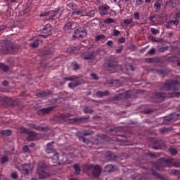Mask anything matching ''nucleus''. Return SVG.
<instances>
[{"mask_svg":"<svg viewBox=\"0 0 180 180\" xmlns=\"http://www.w3.org/2000/svg\"><path fill=\"white\" fill-rule=\"evenodd\" d=\"M91 77H93L94 79H99L98 75H96V74L95 73L91 74Z\"/></svg>","mask_w":180,"mask_h":180,"instance_id":"680f3d73","label":"nucleus"},{"mask_svg":"<svg viewBox=\"0 0 180 180\" xmlns=\"http://www.w3.org/2000/svg\"><path fill=\"white\" fill-rule=\"evenodd\" d=\"M51 110V108H42L38 111L39 115H46Z\"/></svg>","mask_w":180,"mask_h":180,"instance_id":"a211bd4d","label":"nucleus"},{"mask_svg":"<svg viewBox=\"0 0 180 180\" xmlns=\"http://www.w3.org/2000/svg\"><path fill=\"white\" fill-rule=\"evenodd\" d=\"M105 158H107V160H108L109 161H112L113 160V158H115V154L112 153V152L110 151H108L106 153V155Z\"/></svg>","mask_w":180,"mask_h":180,"instance_id":"aec40b11","label":"nucleus"},{"mask_svg":"<svg viewBox=\"0 0 180 180\" xmlns=\"http://www.w3.org/2000/svg\"><path fill=\"white\" fill-rule=\"evenodd\" d=\"M123 51V46H120L118 47V49L116 50V53L117 54H119L120 53H122V51Z\"/></svg>","mask_w":180,"mask_h":180,"instance_id":"de8ad7c7","label":"nucleus"},{"mask_svg":"<svg viewBox=\"0 0 180 180\" xmlns=\"http://www.w3.org/2000/svg\"><path fill=\"white\" fill-rule=\"evenodd\" d=\"M67 158H64V155L56 153L52 157V162L53 164H63L65 162Z\"/></svg>","mask_w":180,"mask_h":180,"instance_id":"0eeeda50","label":"nucleus"},{"mask_svg":"<svg viewBox=\"0 0 180 180\" xmlns=\"http://www.w3.org/2000/svg\"><path fill=\"white\" fill-rule=\"evenodd\" d=\"M49 165L44 162H41L39 163L37 168V173L40 179H44L50 176V173H49V169H47Z\"/></svg>","mask_w":180,"mask_h":180,"instance_id":"f257e3e1","label":"nucleus"},{"mask_svg":"<svg viewBox=\"0 0 180 180\" xmlns=\"http://www.w3.org/2000/svg\"><path fill=\"white\" fill-rule=\"evenodd\" d=\"M8 162V158L6 156H4L1 159V164H5V162Z\"/></svg>","mask_w":180,"mask_h":180,"instance_id":"37998d69","label":"nucleus"},{"mask_svg":"<svg viewBox=\"0 0 180 180\" xmlns=\"http://www.w3.org/2000/svg\"><path fill=\"white\" fill-rule=\"evenodd\" d=\"M51 30H53V27H51V24H46L41 29V32L44 33L45 34L39 35V39H46V37H47V36H50V34H51Z\"/></svg>","mask_w":180,"mask_h":180,"instance_id":"423d86ee","label":"nucleus"},{"mask_svg":"<svg viewBox=\"0 0 180 180\" xmlns=\"http://www.w3.org/2000/svg\"><path fill=\"white\" fill-rule=\"evenodd\" d=\"M19 177V176L18 175V172H14L11 174V178L13 179H18V178Z\"/></svg>","mask_w":180,"mask_h":180,"instance_id":"a19ab883","label":"nucleus"},{"mask_svg":"<svg viewBox=\"0 0 180 180\" xmlns=\"http://www.w3.org/2000/svg\"><path fill=\"white\" fill-rule=\"evenodd\" d=\"M154 53H155V49H151L148 52L149 54H154Z\"/></svg>","mask_w":180,"mask_h":180,"instance_id":"0e129e2a","label":"nucleus"},{"mask_svg":"<svg viewBox=\"0 0 180 180\" xmlns=\"http://www.w3.org/2000/svg\"><path fill=\"white\" fill-rule=\"evenodd\" d=\"M73 168H74V169L75 171V173L77 174H79V172H81V169L79 168V166L78 165H75L73 166Z\"/></svg>","mask_w":180,"mask_h":180,"instance_id":"72a5a7b5","label":"nucleus"},{"mask_svg":"<svg viewBox=\"0 0 180 180\" xmlns=\"http://www.w3.org/2000/svg\"><path fill=\"white\" fill-rule=\"evenodd\" d=\"M75 27H77V23L69 22L64 25L63 29L67 32V30H71V29H75Z\"/></svg>","mask_w":180,"mask_h":180,"instance_id":"4468645a","label":"nucleus"},{"mask_svg":"<svg viewBox=\"0 0 180 180\" xmlns=\"http://www.w3.org/2000/svg\"><path fill=\"white\" fill-rule=\"evenodd\" d=\"M81 58H83V60H91L94 58V51L84 52L82 53Z\"/></svg>","mask_w":180,"mask_h":180,"instance_id":"ddd939ff","label":"nucleus"},{"mask_svg":"<svg viewBox=\"0 0 180 180\" xmlns=\"http://www.w3.org/2000/svg\"><path fill=\"white\" fill-rule=\"evenodd\" d=\"M118 41H119L120 43H124V41H126V38H124V37H121V38L118 39Z\"/></svg>","mask_w":180,"mask_h":180,"instance_id":"13d9d810","label":"nucleus"},{"mask_svg":"<svg viewBox=\"0 0 180 180\" xmlns=\"http://www.w3.org/2000/svg\"><path fill=\"white\" fill-rule=\"evenodd\" d=\"M108 67L110 69H108L109 71L111 72H116V71H119L121 68L122 66L117 64V63L114 62V63H110L108 64Z\"/></svg>","mask_w":180,"mask_h":180,"instance_id":"9d476101","label":"nucleus"},{"mask_svg":"<svg viewBox=\"0 0 180 180\" xmlns=\"http://www.w3.org/2000/svg\"><path fill=\"white\" fill-rule=\"evenodd\" d=\"M85 16H88L89 18H94V16H95V11L91 10L89 12H86Z\"/></svg>","mask_w":180,"mask_h":180,"instance_id":"bb28decb","label":"nucleus"},{"mask_svg":"<svg viewBox=\"0 0 180 180\" xmlns=\"http://www.w3.org/2000/svg\"><path fill=\"white\" fill-rule=\"evenodd\" d=\"M178 58L176 56H172L169 58V61H176Z\"/></svg>","mask_w":180,"mask_h":180,"instance_id":"3c124183","label":"nucleus"},{"mask_svg":"<svg viewBox=\"0 0 180 180\" xmlns=\"http://www.w3.org/2000/svg\"><path fill=\"white\" fill-rule=\"evenodd\" d=\"M150 32L153 33V34H157L158 33V30H155V28H151Z\"/></svg>","mask_w":180,"mask_h":180,"instance_id":"864d4df0","label":"nucleus"},{"mask_svg":"<svg viewBox=\"0 0 180 180\" xmlns=\"http://www.w3.org/2000/svg\"><path fill=\"white\" fill-rule=\"evenodd\" d=\"M120 34V31L117 30H113V36H119Z\"/></svg>","mask_w":180,"mask_h":180,"instance_id":"603ef678","label":"nucleus"},{"mask_svg":"<svg viewBox=\"0 0 180 180\" xmlns=\"http://www.w3.org/2000/svg\"><path fill=\"white\" fill-rule=\"evenodd\" d=\"M105 25H109L110 23H115V20L113 18H107L104 20Z\"/></svg>","mask_w":180,"mask_h":180,"instance_id":"c756f323","label":"nucleus"},{"mask_svg":"<svg viewBox=\"0 0 180 180\" xmlns=\"http://www.w3.org/2000/svg\"><path fill=\"white\" fill-rule=\"evenodd\" d=\"M99 26L101 27V29H103V27H105V25H103V22H99Z\"/></svg>","mask_w":180,"mask_h":180,"instance_id":"774afa93","label":"nucleus"},{"mask_svg":"<svg viewBox=\"0 0 180 180\" xmlns=\"http://www.w3.org/2000/svg\"><path fill=\"white\" fill-rule=\"evenodd\" d=\"M178 23H179V22L176 21V20H170L169 21V25H170L171 26H178Z\"/></svg>","mask_w":180,"mask_h":180,"instance_id":"e433bc0d","label":"nucleus"},{"mask_svg":"<svg viewBox=\"0 0 180 180\" xmlns=\"http://www.w3.org/2000/svg\"><path fill=\"white\" fill-rule=\"evenodd\" d=\"M134 18L136 20H139L140 19V13H139V12L134 13Z\"/></svg>","mask_w":180,"mask_h":180,"instance_id":"c03bdc74","label":"nucleus"},{"mask_svg":"<svg viewBox=\"0 0 180 180\" xmlns=\"http://www.w3.org/2000/svg\"><path fill=\"white\" fill-rule=\"evenodd\" d=\"M172 93H158L154 97L155 102H162L165 98H172Z\"/></svg>","mask_w":180,"mask_h":180,"instance_id":"39448f33","label":"nucleus"},{"mask_svg":"<svg viewBox=\"0 0 180 180\" xmlns=\"http://www.w3.org/2000/svg\"><path fill=\"white\" fill-rule=\"evenodd\" d=\"M105 35L104 34H100V35H97L95 37V40L96 41H99V40H103V39H105Z\"/></svg>","mask_w":180,"mask_h":180,"instance_id":"473e14b6","label":"nucleus"},{"mask_svg":"<svg viewBox=\"0 0 180 180\" xmlns=\"http://www.w3.org/2000/svg\"><path fill=\"white\" fill-rule=\"evenodd\" d=\"M20 133H29V131L27 130V129L23 127H20Z\"/></svg>","mask_w":180,"mask_h":180,"instance_id":"79ce46f5","label":"nucleus"},{"mask_svg":"<svg viewBox=\"0 0 180 180\" xmlns=\"http://www.w3.org/2000/svg\"><path fill=\"white\" fill-rule=\"evenodd\" d=\"M105 172H113L115 171V166L112 165H108L105 166Z\"/></svg>","mask_w":180,"mask_h":180,"instance_id":"412c9836","label":"nucleus"},{"mask_svg":"<svg viewBox=\"0 0 180 180\" xmlns=\"http://www.w3.org/2000/svg\"><path fill=\"white\" fill-rule=\"evenodd\" d=\"M155 18V16H154V15L149 17V20H150V22H152V23H154Z\"/></svg>","mask_w":180,"mask_h":180,"instance_id":"e2e57ef3","label":"nucleus"},{"mask_svg":"<svg viewBox=\"0 0 180 180\" xmlns=\"http://www.w3.org/2000/svg\"><path fill=\"white\" fill-rule=\"evenodd\" d=\"M87 174H91V176L98 178L102 172V168L99 165H90L86 167Z\"/></svg>","mask_w":180,"mask_h":180,"instance_id":"f03ea898","label":"nucleus"},{"mask_svg":"<svg viewBox=\"0 0 180 180\" xmlns=\"http://www.w3.org/2000/svg\"><path fill=\"white\" fill-rule=\"evenodd\" d=\"M75 50H77L76 47H72V48H69L68 49V51H70V53H75Z\"/></svg>","mask_w":180,"mask_h":180,"instance_id":"5fc2aeb1","label":"nucleus"},{"mask_svg":"<svg viewBox=\"0 0 180 180\" xmlns=\"http://www.w3.org/2000/svg\"><path fill=\"white\" fill-rule=\"evenodd\" d=\"M0 70H3L5 72L9 71V66H8L2 63H0Z\"/></svg>","mask_w":180,"mask_h":180,"instance_id":"b1692460","label":"nucleus"},{"mask_svg":"<svg viewBox=\"0 0 180 180\" xmlns=\"http://www.w3.org/2000/svg\"><path fill=\"white\" fill-rule=\"evenodd\" d=\"M1 53L3 54H15L18 51V48L16 46L13 45L11 43L4 44L1 48Z\"/></svg>","mask_w":180,"mask_h":180,"instance_id":"20e7f679","label":"nucleus"},{"mask_svg":"<svg viewBox=\"0 0 180 180\" xmlns=\"http://www.w3.org/2000/svg\"><path fill=\"white\" fill-rule=\"evenodd\" d=\"M30 127H32V129H34L35 130H38V131H44V128L36 125L34 124H30Z\"/></svg>","mask_w":180,"mask_h":180,"instance_id":"f3484780","label":"nucleus"},{"mask_svg":"<svg viewBox=\"0 0 180 180\" xmlns=\"http://www.w3.org/2000/svg\"><path fill=\"white\" fill-rule=\"evenodd\" d=\"M92 112H94V110L88 107L84 108L85 113H92Z\"/></svg>","mask_w":180,"mask_h":180,"instance_id":"a18cd8bd","label":"nucleus"},{"mask_svg":"<svg viewBox=\"0 0 180 180\" xmlns=\"http://www.w3.org/2000/svg\"><path fill=\"white\" fill-rule=\"evenodd\" d=\"M79 141H82L83 143H85L86 144H89V139H86L84 136H79Z\"/></svg>","mask_w":180,"mask_h":180,"instance_id":"c85d7f7f","label":"nucleus"},{"mask_svg":"<svg viewBox=\"0 0 180 180\" xmlns=\"http://www.w3.org/2000/svg\"><path fill=\"white\" fill-rule=\"evenodd\" d=\"M153 8L155 9V11H160V9H161V4H160V1H156Z\"/></svg>","mask_w":180,"mask_h":180,"instance_id":"cd10ccee","label":"nucleus"},{"mask_svg":"<svg viewBox=\"0 0 180 180\" xmlns=\"http://www.w3.org/2000/svg\"><path fill=\"white\" fill-rule=\"evenodd\" d=\"M53 144H54V142H49L46 144L45 147V151L47 153V154L56 153V148H54Z\"/></svg>","mask_w":180,"mask_h":180,"instance_id":"9b49d317","label":"nucleus"},{"mask_svg":"<svg viewBox=\"0 0 180 180\" xmlns=\"http://www.w3.org/2000/svg\"><path fill=\"white\" fill-rule=\"evenodd\" d=\"M126 70L127 71H134V68H133V65H131V64H128L126 65Z\"/></svg>","mask_w":180,"mask_h":180,"instance_id":"4c0bfd02","label":"nucleus"},{"mask_svg":"<svg viewBox=\"0 0 180 180\" xmlns=\"http://www.w3.org/2000/svg\"><path fill=\"white\" fill-rule=\"evenodd\" d=\"M4 29H6V25H1L0 26V32H2Z\"/></svg>","mask_w":180,"mask_h":180,"instance_id":"338daca9","label":"nucleus"},{"mask_svg":"<svg viewBox=\"0 0 180 180\" xmlns=\"http://www.w3.org/2000/svg\"><path fill=\"white\" fill-rule=\"evenodd\" d=\"M169 152L172 155H175L178 153V150H176V149H175L174 148H170Z\"/></svg>","mask_w":180,"mask_h":180,"instance_id":"c9c22d12","label":"nucleus"},{"mask_svg":"<svg viewBox=\"0 0 180 180\" xmlns=\"http://www.w3.org/2000/svg\"><path fill=\"white\" fill-rule=\"evenodd\" d=\"M73 65H74V70H78L79 68V65L77 63H74Z\"/></svg>","mask_w":180,"mask_h":180,"instance_id":"4d7b16f0","label":"nucleus"},{"mask_svg":"<svg viewBox=\"0 0 180 180\" xmlns=\"http://www.w3.org/2000/svg\"><path fill=\"white\" fill-rule=\"evenodd\" d=\"M44 58H50V57H53V53L50 51H46L44 53Z\"/></svg>","mask_w":180,"mask_h":180,"instance_id":"393cba45","label":"nucleus"},{"mask_svg":"<svg viewBox=\"0 0 180 180\" xmlns=\"http://www.w3.org/2000/svg\"><path fill=\"white\" fill-rule=\"evenodd\" d=\"M86 36V31L84 29H77L75 30V34H73V37L75 39H84Z\"/></svg>","mask_w":180,"mask_h":180,"instance_id":"1a4fd4ad","label":"nucleus"},{"mask_svg":"<svg viewBox=\"0 0 180 180\" xmlns=\"http://www.w3.org/2000/svg\"><path fill=\"white\" fill-rule=\"evenodd\" d=\"M57 16V12L54 11H51L48 12V20L49 19H54Z\"/></svg>","mask_w":180,"mask_h":180,"instance_id":"6ab92c4d","label":"nucleus"},{"mask_svg":"<svg viewBox=\"0 0 180 180\" xmlns=\"http://www.w3.org/2000/svg\"><path fill=\"white\" fill-rule=\"evenodd\" d=\"M79 85H81V83L76 82H71L68 84L69 88H77V86H79Z\"/></svg>","mask_w":180,"mask_h":180,"instance_id":"5701e85b","label":"nucleus"},{"mask_svg":"<svg viewBox=\"0 0 180 180\" xmlns=\"http://www.w3.org/2000/svg\"><path fill=\"white\" fill-rule=\"evenodd\" d=\"M132 22H133V18L124 20V25H131V23Z\"/></svg>","mask_w":180,"mask_h":180,"instance_id":"ea45409f","label":"nucleus"},{"mask_svg":"<svg viewBox=\"0 0 180 180\" xmlns=\"http://www.w3.org/2000/svg\"><path fill=\"white\" fill-rule=\"evenodd\" d=\"M178 174V171L176 170H172L170 172V175H177Z\"/></svg>","mask_w":180,"mask_h":180,"instance_id":"bf43d9fd","label":"nucleus"},{"mask_svg":"<svg viewBox=\"0 0 180 180\" xmlns=\"http://www.w3.org/2000/svg\"><path fill=\"white\" fill-rule=\"evenodd\" d=\"M109 95V91H103V96H108Z\"/></svg>","mask_w":180,"mask_h":180,"instance_id":"69168bd1","label":"nucleus"},{"mask_svg":"<svg viewBox=\"0 0 180 180\" xmlns=\"http://www.w3.org/2000/svg\"><path fill=\"white\" fill-rule=\"evenodd\" d=\"M73 16H77L78 15H81V16H85L86 15V9L82 8L79 10L75 11L72 13Z\"/></svg>","mask_w":180,"mask_h":180,"instance_id":"2eb2a0df","label":"nucleus"},{"mask_svg":"<svg viewBox=\"0 0 180 180\" xmlns=\"http://www.w3.org/2000/svg\"><path fill=\"white\" fill-rule=\"evenodd\" d=\"M68 6L72 9V11H75L77 9V5L74 3H70L68 4Z\"/></svg>","mask_w":180,"mask_h":180,"instance_id":"2f4dec72","label":"nucleus"},{"mask_svg":"<svg viewBox=\"0 0 180 180\" xmlns=\"http://www.w3.org/2000/svg\"><path fill=\"white\" fill-rule=\"evenodd\" d=\"M110 9L109 6H100L98 10H100L101 16H106L108 15V11Z\"/></svg>","mask_w":180,"mask_h":180,"instance_id":"f8f14e48","label":"nucleus"},{"mask_svg":"<svg viewBox=\"0 0 180 180\" xmlns=\"http://www.w3.org/2000/svg\"><path fill=\"white\" fill-rule=\"evenodd\" d=\"M41 18H43L44 16H46V19L49 20V12H45L42 14H40Z\"/></svg>","mask_w":180,"mask_h":180,"instance_id":"6e6d98bb","label":"nucleus"},{"mask_svg":"<svg viewBox=\"0 0 180 180\" xmlns=\"http://www.w3.org/2000/svg\"><path fill=\"white\" fill-rule=\"evenodd\" d=\"M96 96H97L98 98H103V91H97V92H96Z\"/></svg>","mask_w":180,"mask_h":180,"instance_id":"09e8293b","label":"nucleus"},{"mask_svg":"<svg viewBox=\"0 0 180 180\" xmlns=\"http://www.w3.org/2000/svg\"><path fill=\"white\" fill-rule=\"evenodd\" d=\"M136 5L141 6L143 5V0H136Z\"/></svg>","mask_w":180,"mask_h":180,"instance_id":"8fccbe9b","label":"nucleus"},{"mask_svg":"<svg viewBox=\"0 0 180 180\" xmlns=\"http://www.w3.org/2000/svg\"><path fill=\"white\" fill-rule=\"evenodd\" d=\"M30 46L36 49L39 46V40H34L32 43L30 44Z\"/></svg>","mask_w":180,"mask_h":180,"instance_id":"7c9ffc66","label":"nucleus"},{"mask_svg":"<svg viewBox=\"0 0 180 180\" xmlns=\"http://www.w3.org/2000/svg\"><path fill=\"white\" fill-rule=\"evenodd\" d=\"M174 160H167L166 161H164L160 165L161 167H168L169 168H171V167H175V164L173 163Z\"/></svg>","mask_w":180,"mask_h":180,"instance_id":"dca6fc26","label":"nucleus"},{"mask_svg":"<svg viewBox=\"0 0 180 180\" xmlns=\"http://www.w3.org/2000/svg\"><path fill=\"white\" fill-rule=\"evenodd\" d=\"M22 151H24V153H29L30 150H29V146H24L22 147Z\"/></svg>","mask_w":180,"mask_h":180,"instance_id":"49530a36","label":"nucleus"},{"mask_svg":"<svg viewBox=\"0 0 180 180\" xmlns=\"http://www.w3.org/2000/svg\"><path fill=\"white\" fill-rule=\"evenodd\" d=\"M82 134L83 136H91V134H94V131H82Z\"/></svg>","mask_w":180,"mask_h":180,"instance_id":"f704fd0d","label":"nucleus"},{"mask_svg":"<svg viewBox=\"0 0 180 180\" xmlns=\"http://www.w3.org/2000/svg\"><path fill=\"white\" fill-rule=\"evenodd\" d=\"M107 46H108V47H112L113 46V41H108L107 42Z\"/></svg>","mask_w":180,"mask_h":180,"instance_id":"052dcab7","label":"nucleus"},{"mask_svg":"<svg viewBox=\"0 0 180 180\" xmlns=\"http://www.w3.org/2000/svg\"><path fill=\"white\" fill-rule=\"evenodd\" d=\"M18 168L19 171L23 174V175H29L30 172L32 171V167L29 164L20 165Z\"/></svg>","mask_w":180,"mask_h":180,"instance_id":"6e6552de","label":"nucleus"},{"mask_svg":"<svg viewBox=\"0 0 180 180\" xmlns=\"http://www.w3.org/2000/svg\"><path fill=\"white\" fill-rule=\"evenodd\" d=\"M64 79L65 81H75L76 79H78V77L73 75L71 77H64Z\"/></svg>","mask_w":180,"mask_h":180,"instance_id":"a878e982","label":"nucleus"},{"mask_svg":"<svg viewBox=\"0 0 180 180\" xmlns=\"http://www.w3.org/2000/svg\"><path fill=\"white\" fill-rule=\"evenodd\" d=\"M162 89V91H172V92H175V91L179 89V84L176 83V82L168 80L163 84Z\"/></svg>","mask_w":180,"mask_h":180,"instance_id":"7ed1b4c3","label":"nucleus"},{"mask_svg":"<svg viewBox=\"0 0 180 180\" xmlns=\"http://www.w3.org/2000/svg\"><path fill=\"white\" fill-rule=\"evenodd\" d=\"M0 133L2 136H11V134H12V131L10 129L2 130Z\"/></svg>","mask_w":180,"mask_h":180,"instance_id":"4be33fe9","label":"nucleus"},{"mask_svg":"<svg viewBox=\"0 0 180 180\" xmlns=\"http://www.w3.org/2000/svg\"><path fill=\"white\" fill-rule=\"evenodd\" d=\"M152 175H153V176H155L156 178H159V179H162V176L153 171H152Z\"/></svg>","mask_w":180,"mask_h":180,"instance_id":"58836bf2","label":"nucleus"}]
</instances>
